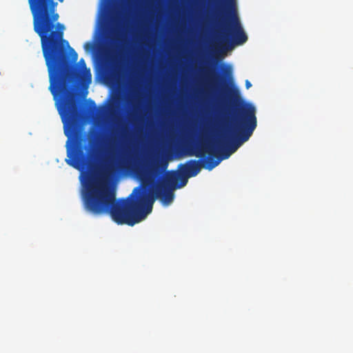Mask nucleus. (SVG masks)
I'll return each mask as SVG.
<instances>
[{"instance_id":"nucleus-6","label":"nucleus","mask_w":353,"mask_h":353,"mask_svg":"<svg viewBox=\"0 0 353 353\" xmlns=\"http://www.w3.org/2000/svg\"><path fill=\"white\" fill-rule=\"evenodd\" d=\"M183 186L184 185H182L179 179L175 175H172L157 185L155 188L156 197L153 196L134 195L135 192L139 190V188L138 187L134 190L132 194L125 199H174V191Z\"/></svg>"},{"instance_id":"nucleus-11","label":"nucleus","mask_w":353,"mask_h":353,"mask_svg":"<svg viewBox=\"0 0 353 353\" xmlns=\"http://www.w3.org/2000/svg\"><path fill=\"white\" fill-rule=\"evenodd\" d=\"M251 86H252V83L248 80H246L245 81V88L247 89H249Z\"/></svg>"},{"instance_id":"nucleus-8","label":"nucleus","mask_w":353,"mask_h":353,"mask_svg":"<svg viewBox=\"0 0 353 353\" xmlns=\"http://www.w3.org/2000/svg\"><path fill=\"white\" fill-rule=\"evenodd\" d=\"M84 48L86 51H91L94 49V44L92 42H86L84 44Z\"/></svg>"},{"instance_id":"nucleus-9","label":"nucleus","mask_w":353,"mask_h":353,"mask_svg":"<svg viewBox=\"0 0 353 353\" xmlns=\"http://www.w3.org/2000/svg\"><path fill=\"white\" fill-rule=\"evenodd\" d=\"M114 142L112 141L111 142V143L109 145L108 152L110 154H114Z\"/></svg>"},{"instance_id":"nucleus-4","label":"nucleus","mask_w":353,"mask_h":353,"mask_svg":"<svg viewBox=\"0 0 353 353\" xmlns=\"http://www.w3.org/2000/svg\"><path fill=\"white\" fill-rule=\"evenodd\" d=\"M217 10L225 14L226 20L221 24L219 42L222 48L240 46L248 40L236 10V0H216Z\"/></svg>"},{"instance_id":"nucleus-2","label":"nucleus","mask_w":353,"mask_h":353,"mask_svg":"<svg viewBox=\"0 0 353 353\" xmlns=\"http://www.w3.org/2000/svg\"><path fill=\"white\" fill-rule=\"evenodd\" d=\"M225 98L234 103V112L231 125L218 134L216 143L219 146H226L233 154L249 140L256 128L257 120L255 107L241 101L239 91L234 84L232 68L230 65L223 66L221 83L215 96L216 101Z\"/></svg>"},{"instance_id":"nucleus-5","label":"nucleus","mask_w":353,"mask_h":353,"mask_svg":"<svg viewBox=\"0 0 353 353\" xmlns=\"http://www.w3.org/2000/svg\"><path fill=\"white\" fill-rule=\"evenodd\" d=\"M206 154L209 158L204 159L203 165L205 169L211 170L217 166L222 160L228 159L232 152L226 146H219L216 140L214 143L210 141H204L202 138L200 139L199 144L195 148L194 153H190V155H195L197 157L204 158Z\"/></svg>"},{"instance_id":"nucleus-12","label":"nucleus","mask_w":353,"mask_h":353,"mask_svg":"<svg viewBox=\"0 0 353 353\" xmlns=\"http://www.w3.org/2000/svg\"><path fill=\"white\" fill-rule=\"evenodd\" d=\"M92 104L93 105V106L95 108V103L94 101H92Z\"/></svg>"},{"instance_id":"nucleus-1","label":"nucleus","mask_w":353,"mask_h":353,"mask_svg":"<svg viewBox=\"0 0 353 353\" xmlns=\"http://www.w3.org/2000/svg\"><path fill=\"white\" fill-rule=\"evenodd\" d=\"M62 2L63 0H59ZM33 17L34 32L41 39L43 55L48 68L49 90L63 124L67 141L66 163L90 173L82 183V199H116L107 179L114 175L116 167L111 163L100 164L103 154L96 136L91 137L88 145H83L78 126L82 114L74 92V83L84 85L92 81L90 70L81 59L78 66L74 63L78 54L64 39L65 26L58 21L57 3L54 0H28Z\"/></svg>"},{"instance_id":"nucleus-10","label":"nucleus","mask_w":353,"mask_h":353,"mask_svg":"<svg viewBox=\"0 0 353 353\" xmlns=\"http://www.w3.org/2000/svg\"><path fill=\"white\" fill-rule=\"evenodd\" d=\"M164 207H168L170 205L174 200H159Z\"/></svg>"},{"instance_id":"nucleus-3","label":"nucleus","mask_w":353,"mask_h":353,"mask_svg":"<svg viewBox=\"0 0 353 353\" xmlns=\"http://www.w3.org/2000/svg\"><path fill=\"white\" fill-rule=\"evenodd\" d=\"M85 209L95 215H107L118 225L133 227L152 212L156 200H83Z\"/></svg>"},{"instance_id":"nucleus-7","label":"nucleus","mask_w":353,"mask_h":353,"mask_svg":"<svg viewBox=\"0 0 353 353\" xmlns=\"http://www.w3.org/2000/svg\"><path fill=\"white\" fill-rule=\"evenodd\" d=\"M205 163L203 160L191 159L184 164L179 165V172L174 175L179 179L184 186L188 183V179L196 176L202 168H204Z\"/></svg>"}]
</instances>
